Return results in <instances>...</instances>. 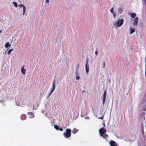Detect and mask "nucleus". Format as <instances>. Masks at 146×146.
<instances>
[{
  "instance_id": "nucleus-1",
  "label": "nucleus",
  "mask_w": 146,
  "mask_h": 146,
  "mask_svg": "<svg viewBox=\"0 0 146 146\" xmlns=\"http://www.w3.org/2000/svg\"><path fill=\"white\" fill-rule=\"evenodd\" d=\"M106 131L104 127H102L99 130L100 136L102 137L104 139H106L108 137V135L105 134Z\"/></svg>"
},
{
  "instance_id": "nucleus-2",
  "label": "nucleus",
  "mask_w": 146,
  "mask_h": 146,
  "mask_svg": "<svg viewBox=\"0 0 146 146\" xmlns=\"http://www.w3.org/2000/svg\"><path fill=\"white\" fill-rule=\"evenodd\" d=\"M124 20L121 19H119L116 22H114L113 25L116 27H121L123 24Z\"/></svg>"
},
{
  "instance_id": "nucleus-3",
  "label": "nucleus",
  "mask_w": 146,
  "mask_h": 146,
  "mask_svg": "<svg viewBox=\"0 0 146 146\" xmlns=\"http://www.w3.org/2000/svg\"><path fill=\"white\" fill-rule=\"evenodd\" d=\"M71 130L69 128L67 129L66 130V132L64 133V135L66 138L69 137L71 136Z\"/></svg>"
},
{
  "instance_id": "nucleus-4",
  "label": "nucleus",
  "mask_w": 146,
  "mask_h": 146,
  "mask_svg": "<svg viewBox=\"0 0 146 146\" xmlns=\"http://www.w3.org/2000/svg\"><path fill=\"white\" fill-rule=\"evenodd\" d=\"M55 80H54L53 83V85H52V88L50 91V92L49 93H48V96H47V98H49L50 96L51 95L53 92L54 90L55 89Z\"/></svg>"
},
{
  "instance_id": "nucleus-5",
  "label": "nucleus",
  "mask_w": 146,
  "mask_h": 146,
  "mask_svg": "<svg viewBox=\"0 0 146 146\" xmlns=\"http://www.w3.org/2000/svg\"><path fill=\"white\" fill-rule=\"evenodd\" d=\"M55 80H54L53 83V85H52V88L50 91V92L49 93H48V96H47V98H49L50 96L51 95L53 92L54 90L55 89Z\"/></svg>"
},
{
  "instance_id": "nucleus-6",
  "label": "nucleus",
  "mask_w": 146,
  "mask_h": 146,
  "mask_svg": "<svg viewBox=\"0 0 146 146\" xmlns=\"http://www.w3.org/2000/svg\"><path fill=\"white\" fill-rule=\"evenodd\" d=\"M85 70L87 74H88L89 70V66L88 65V60L87 58L86 59V61L85 64Z\"/></svg>"
},
{
  "instance_id": "nucleus-7",
  "label": "nucleus",
  "mask_w": 146,
  "mask_h": 146,
  "mask_svg": "<svg viewBox=\"0 0 146 146\" xmlns=\"http://www.w3.org/2000/svg\"><path fill=\"white\" fill-rule=\"evenodd\" d=\"M106 91H105L103 95V97L102 98L103 100V104H104L106 100Z\"/></svg>"
},
{
  "instance_id": "nucleus-8",
  "label": "nucleus",
  "mask_w": 146,
  "mask_h": 146,
  "mask_svg": "<svg viewBox=\"0 0 146 146\" xmlns=\"http://www.w3.org/2000/svg\"><path fill=\"white\" fill-rule=\"evenodd\" d=\"M138 18L137 17H136L134 19V21L133 22V25L136 26L137 25L138 21Z\"/></svg>"
},
{
  "instance_id": "nucleus-9",
  "label": "nucleus",
  "mask_w": 146,
  "mask_h": 146,
  "mask_svg": "<svg viewBox=\"0 0 146 146\" xmlns=\"http://www.w3.org/2000/svg\"><path fill=\"white\" fill-rule=\"evenodd\" d=\"M111 146H117L116 143L114 141H111L110 143Z\"/></svg>"
},
{
  "instance_id": "nucleus-10",
  "label": "nucleus",
  "mask_w": 146,
  "mask_h": 146,
  "mask_svg": "<svg viewBox=\"0 0 146 146\" xmlns=\"http://www.w3.org/2000/svg\"><path fill=\"white\" fill-rule=\"evenodd\" d=\"M123 11V8L121 7H120L118 8V12L119 13L121 14Z\"/></svg>"
},
{
  "instance_id": "nucleus-11",
  "label": "nucleus",
  "mask_w": 146,
  "mask_h": 146,
  "mask_svg": "<svg viewBox=\"0 0 146 146\" xmlns=\"http://www.w3.org/2000/svg\"><path fill=\"white\" fill-rule=\"evenodd\" d=\"M28 115H29V117L30 118H33L34 117V114L32 112H29Z\"/></svg>"
},
{
  "instance_id": "nucleus-12",
  "label": "nucleus",
  "mask_w": 146,
  "mask_h": 146,
  "mask_svg": "<svg viewBox=\"0 0 146 146\" xmlns=\"http://www.w3.org/2000/svg\"><path fill=\"white\" fill-rule=\"evenodd\" d=\"M21 72L23 74H25V69H24V66H23L21 70Z\"/></svg>"
},
{
  "instance_id": "nucleus-13",
  "label": "nucleus",
  "mask_w": 146,
  "mask_h": 146,
  "mask_svg": "<svg viewBox=\"0 0 146 146\" xmlns=\"http://www.w3.org/2000/svg\"><path fill=\"white\" fill-rule=\"evenodd\" d=\"M129 30L130 31V34H131L133 33L135 31V29L134 28H130L129 29Z\"/></svg>"
},
{
  "instance_id": "nucleus-14",
  "label": "nucleus",
  "mask_w": 146,
  "mask_h": 146,
  "mask_svg": "<svg viewBox=\"0 0 146 146\" xmlns=\"http://www.w3.org/2000/svg\"><path fill=\"white\" fill-rule=\"evenodd\" d=\"M78 131V130L76 129V128H74L72 131V132L74 134H75L77 133Z\"/></svg>"
},
{
  "instance_id": "nucleus-15",
  "label": "nucleus",
  "mask_w": 146,
  "mask_h": 146,
  "mask_svg": "<svg viewBox=\"0 0 146 146\" xmlns=\"http://www.w3.org/2000/svg\"><path fill=\"white\" fill-rule=\"evenodd\" d=\"M11 46V45L9 44V42H7L5 44V47L6 48H7L9 47L10 46Z\"/></svg>"
},
{
  "instance_id": "nucleus-16",
  "label": "nucleus",
  "mask_w": 146,
  "mask_h": 146,
  "mask_svg": "<svg viewBox=\"0 0 146 146\" xmlns=\"http://www.w3.org/2000/svg\"><path fill=\"white\" fill-rule=\"evenodd\" d=\"M19 6L20 8L22 7L23 9L26 8L25 6L22 4H19Z\"/></svg>"
},
{
  "instance_id": "nucleus-17",
  "label": "nucleus",
  "mask_w": 146,
  "mask_h": 146,
  "mask_svg": "<svg viewBox=\"0 0 146 146\" xmlns=\"http://www.w3.org/2000/svg\"><path fill=\"white\" fill-rule=\"evenodd\" d=\"M136 15V14L135 13H132L131 14V16L133 18H135Z\"/></svg>"
},
{
  "instance_id": "nucleus-18",
  "label": "nucleus",
  "mask_w": 146,
  "mask_h": 146,
  "mask_svg": "<svg viewBox=\"0 0 146 146\" xmlns=\"http://www.w3.org/2000/svg\"><path fill=\"white\" fill-rule=\"evenodd\" d=\"M13 4L14 6L15 7H17L18 6V4L17 2H13Z\"/></svg>"
},
{
  "instance_id": "nucleus-19",
  "label": "nucleus",
  "mask_w": 146,
  "mask_h": 146,
  "mask_svg": "<svg viewBox=\"0 0 146 146\" xmlns=\"http://www.w3.org/2000/svg\"><path fill=\"white\" fill-rule=\"evenodd\" d=\"M13 48H11L10 49H9L8 51V55L10 54L11 52L13 50Z\"/></svg>"
},
{
  "instance_id": "nucleus-20",
  "label": "nucleus",
  "mask_w": 146,
  "mask_h": 146,
  "mask_svg": "<svg viewBox=\"0 0 146 146\" xmlns=\"http://www.w3.org/2000/svg\"><path fill=\"white\" fill-rule=\"evenodd\" d=\"M54 128L57 130H58L59 128L58 127V126L57 125H54Z\"/></svg>"
},
{
  "instance_id": "nucleus-21",
  "label": "nucleus",
  "mask_w": 146,
  "mask_h": 146,
  "mask_svg": "<svg viewBox=\"0 0 146 146\" xmlns=\"http://www.w3.org/2000/svg\"><path fill=\"white\" fill-rule=\"evenodd\" d=\"M80 78V77L78 75H77L76 76V79L78 80H79Z\"/></svg>"
},
{
  "instance_id": "nucleus-22",
  "label": "nucleus",
  "mask_w": 146,
  "mask_h": 146,
  "mask_svg": "<svg viewBox=\"0 0 146 146\" xmlns=\"http://www.w3.org/2000/svg\"><path fill=\"white\" fill-rule=\"evenodd\" d=\"M110 12L112 13H113V7H112L110 9Z\"/></svg>"
},
{
  "instance_id": "nucleus-23",
  "label": "nucleus",
  "mask_w": 146,
  "mask_h": 146,
  "mask_svg": "<svg viewBox=\"0 0 146 146\" xmlns=\"http://www.w3.org/2000/svg\"><path fill=\"white\" fill-rule=\"evenodd\" d=\"M26 11V8L23 9V15H24L25 14V13Z\"/></svg>"
},
{
  "instance_id": "nucleus-24",
  "label": "nucleus",
  "mask_w": 146,
  "mask_h": 146,
  "mask_svg": "<svg viewBox=\"0 0 146 146\" xmlns=\"http://www.w3.org/2000/svg\"><path fill=\"white\" fill-rule=\"evenodd\" d=\"M145 76L146 78V58L145 59Z\"/></svg>"
},
{
  "instance_id": "nucleus-25",
  "label": "nucleus",
  "mask_w": 146,
  "mask_h": 146,
  "mask_svg": "<svg viewBox=\"0 0 146 146\" xmlns=\"http://www.w3.org/2000/svg\"><path fill=\"white\" fill-rule=\"evenodd\" d=\"M50 0H45V3L47 4L49 2Z\"/></svg>"
},
{
  "instance_id": "nucleus-26",
  "label": "nucleus",
  "mask_w": 146,
  "mask_h": 146,
  "mask_svg": "<svg viewBox=\"0 0 146 146\" xmlns=\"http://www.w3.org/2000/svg\"><path fill=\"white\" fill-rule=\"evenodd\" d=\"M75 74L76 75V76H77V75H78V70H76V72H75Z\"/></svg>"
},
{
  "instance_id": "nucleus-27",
  "label": "nucleus",
  "mask_w": 146,
  "mask_h": 146,
  "mask_svg": "<svg viewBox=\"0 0 146 146\" xmlns=\"http://www.w3.org/2000/svg\"><path fill=\"white\" fill-rule=\"evenodd\" d=\"M104 115H103L101 117H98V118L99 119H103V117H104Z\"/></svg>"
},
{
  "instance_id": "nucleus-28",
  "label": "nucleus",
  "mask_w": 146,
  "mask_h": 146,
  "mask_svg": "<svg viewBox=\"0 0 146 146\" xmlns=\"http://www.w3.org/2000/svg\"><path fill=\"white\" fill-rule=\"evenodd\" d=\"M79 64H78L77 66V67H76V69L77 70H78L79 68Z\"/></svg>"
},
{
  "instance_id": "nucleus-29",
  "label": "nucleus",
  "mask_w": 146,
  "mask_h": 146,
  "mask_svg": "<svg viewBox=\"0 0 146 146\" xmlns=\"http://www.w3.org/2000/svg\"><path fill=\"white\" fill-rule=\"evenodd\" d=\"M112 14L113 16V17L114 18H115V17L116 16V14H115V13H112Z\"/></svg>"
},
{
  "instance_id": "nucleus-30",
  "label": "nucleus",
  "mask_w": 146,
  "mask_h": 146,
  "mask_svg": "<svg viewBox=\"0 0 146 146\" xmlns=\"http://www.w3.org/2000/svg\"><path fill=\"white\" fill-rule=\"evenodd\" d=\"M143 110L145 111L146 110V105L143 107Z\"/></svg>"
},
{
  "instance_id": "nucleus-31",
  "label": "nucleus",
  "mask_w": 146,
  "mask_h": 146,
  "mask_svg": "<svg viewBox=\"0 0 146 146\" xmlns=\"http://www.w3.org/2000/svg\"><path fill=\"white\" fill-rule=\"evenodd\" d=\"M98 50H96L95 52V54H96V56L97 55H98Z\"/></svg>"
},
{
  "instance_id": "nucleus-32",
  "label": "nucleus",
  "mask_w": 146,
  "mask_h": 146,
  "mask_svg": "<svg viewBox=\"0 0 146 146\" xmlns=\"http://www.w3.org/2000/svg\"><path fill=\"white\" fill-rule=\"evenodd\" d=\"M85 119H89L90 118L88 116H87L86 117H85Z\"/></svg>"
},
{
  "instance_id": "nucleus-33",
  "label": "nucleus",
  "mask_w": 146,
  "mask_h": 146,
  "mask_svg": "<svg viewBox=\"0 0 146 146\" xmlns=\"http://www.w3.org/2000/svg\"><path fill=\"white\" fill-rule=\"evenodd\" d=\"M59 130L60 131H62L63 130V129L62 128H59Z\"/></svg>"
},
{
  "instance_id": "nucleus-34",
  "label": "nucleus",
  "mask_w": 146,
  "mask_h": 146,
  "mask_svg": "<svg viewBox=\"0 0 146 146\" xmlns=\"http://www.w3.org/2000/svg\"><path fill=\"white\" fill-rule=\"evenodd\" d=\"M105 66V63L104 62L103 63V68H104Z\"/></svg>"
},
{
  "instance_id": "nucleus-35",
  "label": "nucleus",
  "mask_w": 146,
  "mask_h": 146,
  "mask_svg": "<svg viewBox=\"0 0 146 146\" xmlns=\"http://www.w3.org/2000/svg\"><path fill=\"white\" fill-rule=\"evenodd\" d=\"M25 115H23V118H25Z\"/></svg>"
},
{
  "instance_id": "nucleus-36",
  "label": "nucleus",
  "mask_w": 146,
  "mask_h": 146,
  "mask_svg": "<svg viewBox=\"0 0 146 146\" xmlns=\"http://www.w3.org/2000/svg\"><path fill=\"white\" fill-rule=\"evenodd\" d=\"M24 104H24V102H23V103H22L21 104V105H24Z\"/></svg>"
},
{
  "instance_id": "nucleus-37",
  "label": "nucleus",
  "mask_w": 146,
  "mask_h": 146,
  "mask_svg": "<svg viewBox=\"0 0 146 146\" xmlns=\"http://www.w3.org/2000/svg\"><path fill=\"white\" fill-rule=\"evenodd\" d=\"M1 32H2V31H1V30H0V33H1Z\"/></svg>"
},
{
  "instance_id": "nucleus-38",
  "label": "nucleus",
  "mask_w": 146,
  "mask_h": 146,
  "mask_svg": "<svg viewBox=\"0 0 146 146\" xmlns=\"http://www.w3.org/2000/svg\"><path fill=\"white\" fill-rule=\"evenodd\" d=\"M17 106H20L19 104H17Z\"/></svg>"
},
{
  "instance_id": "nucleus-39",
  "label": "nucleus",
  "mask_w": 146,
  "mask_h": 146,
  "mask_svg": "<svg viewBox=\"0 0 146 146\" xmlns=\"http://www.w3.org/2000/svg\"><path fill=\"white\" fill-rule=\"evenodd\" d=\"M104 126H105V123H104Z\"/></svg>"
},
{
  "instance_id": "nucleus-40",
  "label": "nucleus",
  "mask_w": 146,
  "mask_h": 146,
  "mask_svg": "<svg viewBox=\"0 0 146 146\" xmlns=\"http://www.w3.org/2000/svg\"><path fill=\"white\" fill-rule=\"evenodd\" d=\"M146 2V0H144Z\"/></svg>"
},
{
  "instance_id": "nucleus-41",
  "label": "nucleus",
  "mask_w": 146,
  "mask_h": 146,
  "mask_svg": "<svg viewBox=\"0 0 146 146\" xmlns=\"http://www.w3.org/2000/svg\"><path fill=\"white\" fill-rule=\"evenodd\" d=\"M83 92H84V90H83Z\"/></svg>"
}]
</instances>
